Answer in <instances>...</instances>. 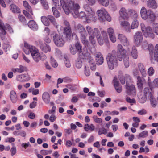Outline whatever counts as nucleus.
<instances>
[{
	"label": "nucleus",
	"instance_id": "1",
	"mask_svg": "<svg viewBox=\"0 0 158 158\" xmlns=\"http://www.w3.org/2000/svg\"><path fill=\"white\" fill-rule=\"evenodd\" d=\"M60 6L66 14L68 15L71 13L75 18L79 17L83 19L84 18L87 23L95 22L97 20L95 12L87 5L84 6L86 13L83 11H81L79 13L78 11L80 6L78 3H76L74 0H60Z\"/></svg>",
	"mask_w": 158,
	"mask_h": 158
},
{
	"label": "nucleus",
	"instance_id": "2",
	"mask_svg": "<svg viewBox=\"0 0 158 158\" xmlns=\"http://www.w3.org/2000/svg\"><path fill=\"white\" fill-rule=\"evenodd\" d=\"M108 66L110 69H113L118 65V60L116 56V52L113 50L111 52L109 53L106 57Z\"/></svg>",
	"mask_w": 158,
	"mask_h": 158
},
{
	"label": "nucleus",
	"instance_id": "3",
	"mask_svg": "<svg viewBox=\"0 0 158 158\" xmlns=\"http://www.w3.org/2000/svg\"><path fill=\"white\" fill-rule=\"evenodd\" d=\"M85 29L89 35V41L93 46L94 47L96 45L95 37L96 36L97 38L98 36L99 35V30L97 28H94V29H93L89 26H87L86 27Z\"/></svg>",
	"mask_w": 158,
	"mask_h": 158
},
{
	"label": "nucleus",
	"instance_id": "4",
	"mask_svg": "<svg viewBox=\"0 0 158 158\" xmlns=\"http://www.w3.org/2000/svg\"><path fill=\"white\" fill-rule=\"evenodd\" d=\"M140 13L141 17L144 20L148 19L152 22L155 20L156 16L155 14L151 10H147L144 7H142Z\"/></svg>",
	"mask_w": 158,
	"mask_h": 158
},
{
	"label": "nucleus",
	"instance_id": "5",
	"mask_svg": "<svg viewBox=\"0 0 158 158\" xmlns=\"http://www.w3.org/2000/svg\"><path fill=\"white\" fill-rule=\"evenodd\" d=\"M140 13L141 17L144 20L148 19L152 22L155 20L156 16L155 14L151 10H147L144 7H142Z\"/></svg>",
	"mask_w": 158,
	"mask_h": 158
},
{
	"label": "nucleus",
	"instance_id": "6",
	"mask_svg": "<svg viewBox=\"0 0 158 158\" xmlns=\"http://www.w3.org/2000/svg\"><path fill=\"white\" fill-rule=\"evenodd\" d=\"M97 14L98 20L101 22L106 20L108 22L111 20V18L106 9L104 8L98 10L97 11Z\"/></svg>",
	"mask_w": 158,
	"mask_h": 158
},
{
	"label": "nucleus",
	"instance_id": "7",
	"mask_svg": "<svg viewBox=\"0 0 158 158\" xmlns=\"http://www.w3.org/2000/svg\"><path fill=\"white\" fill-rule=\"evenodd\" d=\"M51 36L52 37L53 41L57 46L60 47L63 46L65 42L62 35L53 32L51 34Z\"/></svg>",
	"mask_w": 158,
	"mask_h": 158
},
{
	"label": "nucleus",
	"instance_id": "8",
	"mask_svg": "<svg viewBox=\"0 0 158 158\" xmlns=\"http://www.w3.org/2000/svg\"><path fill=\"white\" fill-rule=\"evenodd\" d=\"M152 91V89H149L148 87L145 88L143 90V95H140L139 97V102L142 103L145 102L147 98H150Z\"/></svg>",
	"mask_w": 158,
	"mask_h": 158
},
{
	"label": "nucleus",
	"instance_id": "9",
	"mask_svg": "<svg viewBox=\"0 0 158 158\" xmlns=\"http://www.w3.org/2000/svg\"><path fill=\"white\" fill-rule=\"evenodd\" d=\"M127 55L126 51L122 45L120 44H118L117 47L116 56L119 61H121L123 60V56Z\"/></svg>",
	"mask_w": 158,
	"mask_h": 158
},
{
	"label": "nucleus",
	"instance_id": "10",
	"mask_svg": "<svg viewBox=\"0 0 158 158\" xmlns=\"http://www.w3.org/2000/svg\"><path fill=\"white\" fill-rule=\"evenodd\" d=\"M0 30L1 32L0 33V36L2 38V35H4L6 34V30H8L10 33L13 32L12 28L8 24L4 25L2 21L0 19Z\"/></svg>",
	"mask_w": 158,
	"mask_h": 158
},
{
	"label": "nucleus",
	"instance_id": "11",
	"mask_svg": "<svg viewBox=\"0 0 158 158\" xmlns=\"http://www.w3.org/2000/svg\"><path fill=\"white\" fill-rule=\"evenodd\" d=\"M143 40V35L140 31L136 32L134 35V42L135 45L139 46Z\"/></svg>",
	"mask_w": 158,
	"mask_h": 158
},
{
	"label": "nucleus",
	"instance_id": "12",
	"mask_svg": "<svg viewBox=\"0 0 158 158\" xmlns=\"http://www.w3.org/2000/svg\"><path fill=\"white\" fill-rule=\"evenodd\" d=\"M75 31L80 34V36L87 35L84 27L81 24H78L75 27Z\"/></svg>",
	"mask_w": 158,
	"mask_h": 158
},
{
	"label": "nucleus",
	"instance_id": "13",
	"mask_svg": "<svg viewBox=\"0 0 158 158\" xmlns=\"http://www.w3.org/2000/svg\"><path fill=\"white\" fill-rule=\"evenodd\" d=\"M78 58L87 59L89 60L91 59L90 53L85 50H81L78 53Z\"/></svg>",
	"mask_w": 158,
	"mask_h": 158
},
{
	"label": "nucleus",
	"instance_id": "14",
	"mask_svg": "<svg viewBox=\"0 0 158 158\" xmlns=\"http://www.w3.org/2000/svg\"><path fill=\"white\" fill-rule=\"evenodd\" d=\"M118 38L121 43L125 47H128L130 45V42L128 39L124 35L119 34Z\"/></svg>",
	"mask_w": 158,
	"mask_h": 158
},
{
	"label": "nucleus",
	"instance_id": "15",
	"mask_svg": "<svg viewBox=\"0 0 158 158\" xmlns=\"http://www.w3.org/2000/svg\"><path fill=\"white\" fill-rule=\"evenodd\" d=\"M121 27L127 32L131 31V28L130 23L127 21L123 20L120 22Z\"/></svg>",
	"mask_w": 158,
	"mask_h": 158
},
{
	"label": "nucleus",
	"instance_id": "16",
	"mask_svg": "<svg viewBox=\"0 0 158 158\" xmlns=\"http://www.w3.org/2000/svg\"><path fill=\"white\" fill-rule=\"evenodd\" d=\"M143 33L145 37H149L152 39H154L155 37V35L152 32L151 27L150 26H147L146 29Z\"/></svg>",
	"mask_w": 158,
	"mask_h": 158
},
{
	"label": "nucleus",
	"instance_id": "17",
	"mask_svg": "<svg viewBox=\"0 0 158 158\" xmlns=\"http://www.w3.org/2000/svg\"><path fill=\"white\" fill-rule=\"evenodd\" d=\"M48 19L51 23L54 26H56L58 31H60L63 29V27L59 25H57V23L55 18L51 15H48L47 16Z\"/></svg>",
	"mask_w": 158,
	"mask_h": 158
},
{
	"label": "nucleus",
	"instance_id": "18",
	"mask_svg": "<svg viewBox=\"0 0 158 158\" xmlns=\"http://www.w3.org/2000/svg\"><path fill=\"white\" fill-rule=\"evenodd\" d=\"M126 92L128 95H136V90L135 87L133 85H129L126 82Z\"/></svg>",
	"mask_w": 158,
	"mask_h": 158
},
{
	"label": "nucleus",
	"instance_id": "19",
	"mask_svg": "<svg viewBox=\"0 0 158 158\" xmlns=\"http://www.w3.org/2000/svg\"><path fill=\"white\" fill-rule=\"evenodd\" d=\"M39 45L40 49L45 53H47L48 51H51V48L49 45L43 43L42 42H39Z\"/></svg>",
	"mask_w": 158,
	"mask_h": 158
},
{
	"label": "nucleus",
	"instance_id": "20",
	"mask_svg": "<svg viewBox=\"0 0 158 158\" xmlns=\"http://www.w3.org/2000/svg\"><path fill=\"white\" fill-rule=\"evenodd\" d=\"M95 55L97 64L98 65L102 64L104 62V59L102 54L100 52H96Z\"/></svg>",
	"mask_w": 158,
	"mask_h": 158
},
{
	"label": "nucleus",
	"instance_id": "21",
	"mask_svg": "<svg viewBox=\"0 0 158 158\" xmlns=\"http://www.w3.org/2000/svg\"><path fill=\"white\" fill-rule=\"evenodd\" d=\"M120 17L124 19H127L129 18V15L126 9L124 7H122L119 11Z\"/></svg>",
	"mask_w": 158,
	"mask_h": 158
},
{
	"label": "nucleus",
	"instance_id": "22",
	"mask_svg": "<svg viewBox=\"0 0 158 158\" xmlns=\"http://www.w3.org/2000/svg\"><path fill=\"white\" fill-rule=\"evenodd\" d=\"M16 78L19 81L25 82L29 81L30 79V77L28 75L23 74L17 76Z\"/></svg>",
	"mask_w": 158,
	"mask_h": 158
},
{
	"label": "nucleus",
	"instance_id": "23",
	"mask_svg": "<svg viewBox=\"0 0 158 158\" xmlns=\"http://www.w3.org/2000/svg\"><path fill=\"white\" fill-rule=\"evenodd\" d=\"M24 46L26 48L29 49V50H30V52L31 55L38 52V50L35 47L31 45L26 42L24 43Z\"/></svg>",
	"mask_w": 158,
	"mask_h": 158
},
{
	"label": "nucleus",
	"instance_id": "24",
	"mask_svg": "<svg viewBox=\"0 0 158 158\" xmlns=\"http://www.w3.org/2000/svg\"><path fill=\"white\" fill-rule=\"evenodd\" d=\"M84 129L86 132H90L94 130L95 127L92 124H86L84 126Z\"/></svg>",
	"mask_w": 158,
	"mask_h": 158
},
{
	"label": "nucleus",
	"instance_id": "25",
	"mask_svg": "<svg viewBox=\"0 0 158 158\" xmlns=\"http://www.w3.org/2000/svg\"><path fill=\"white\" fill-rule=\"evenodd\" d=\"M113 83L116 91L118 93H121L122 91V86L119 85V82L118 81L117 79L114 78L113 80Z\"/></svg>",
	"mask_w": 158,
	"mask_h": 158
},
{
	"label": "nucleus",
	"instance_id": "26",
	"mask_svg": "<svg viewBox=\"0 0 158 158\" xmlns=\"http://www.w3.org/2000/svg\"><path fill=\"white\" fill-rule=\"evenodd\" d=\"M42 98L45 103L48 104L50 103V97L49 94L48 92H45L43 93Z\"/></svg>",
	"mask_w": 158,
	"mask_h": 158
},
{
	"label": "nucleus",
	"instance_id": "27",
	"mask_svg": "<svg viewBox=\"0 0 158 158\" xmlns=\"http://www.w3.org/2000/svg\"><path fill=\"white\" fill-rule=\"evenodd\" d=\"M28 27L34 31H36L38 29V27L36 23L34 20H30L28 23Z\"/></svg>",
	"mask_w": 158,
	"mask_h": 158
},
{
	"label": "nucleus",
	"instance_id": "28",
	"mask_svg": "<svg viewBox=\"0 0 158 158\" xmlns=\"http://www.w3.org/2000/svg\"><path fill=\"white\" fill-rule=\"evenodd\" d=\"M150 51V59L152 61H153L154 60L158 61V52H157L154 51V53L152 51H150V49H149Z\"/></svg>",
	"mask_w": 158,
	"mask_h": 158
},
{
	"label": "nucleus",
	"instance_id": "29",
	"mask_svg": "<svg viewBox=\"0 0 158 158\" xmlns=\"http://www.w3.org/2000/svg\"><path fill=\"white\" fill-rule=\"evenodd\" d=\"M10 98L13 103H15L17 100V98L16 93L14 90L10 91Z\"/></svg>",
	"mask_w": 158,
	"mask_h": 158
},
{
	"label": "nucleus",
	"instance_id": "30",
	"mask_svg": "<svg viewBox=\"0 0 158 158\" xmlns=\"http://www.w3.org/2000/svg\"><path fill=\"white\" fill-rule=\"evenodd\" d=\"M147 6L150 8L156 9L157 7V4L155 0H148L147 2Z\"/></svg>",
	"mask_w": 158,
	"mask_h": 158
},
{
	"label": "nucleus",
	"instance_id": "31",
	"mask_svg": "<svg viewBox=\"0 0 158 158\" xmlns=\"http://www.w3.org/2000/svg\"><path fill=\"white\" fill-rule=\"evenodd\" d=\"M26 68L23 66L20 65L19 68H13L12 69V71L14 73L18 72L22 73L25 71Z\"/></svg>",
	"mask_w": 158,
	"mask_h": 158
},
{
	"label": "nucleus",
	"instance_id": "32",
	"mask_svg": "<svg viewBox=\"0 0 158 158\" xmlns=\"http://www.w3.org/2000/svg\"><path fill=\"white\" fill-rule=\"evenodd\" d=\"M64 33L66 35V38L70 39L71 35V27H65L64 28Z\"/></svg>",
	"mask_w": 158,
	"mask_h": 158
},
{
	"label": "nucleus",
	"instance_id": "33",
	"mask_svg": "<svg viewBox=\"0 0 158 158\" xmlns=\"http://www.w3.org/2000/svg\"><path fill=\"white\" fill-rule=\"evenodd\" d=\"M138 67L142 76L145 77L147 74L144 65L140 63L138 64Z\"/></svg>",
	"mask_w": 158,
	"mask_h": 158
},
{
	"label": "nucleus",
	"instance_id": "34",
	"mask_svg": "<svg viewBox=\"0 0 158 158\" xmlns=\"http://www.w3.org/2000/svg\"><path fill=\"white\" fill-rule=\"evenodd\" d=\"M10 10L13 13H20L19 8L14 4H11L10 7Z\"/></svg>",
	"mask_w": 158,
	"mask_h": 158
},
{
	"label": "nucleus",
	"instance_id": "35",
	"mask_svg": "<svg viewBox=\"0 0 158 158\" xmlns=\"http://www.w3.org/2000/svg\"><path fill=\"white\" fill-rule=\"evenodd\" d=\"M153 92L152 91L151 93V95L149 98L150 101V103L151 106L153 107H155L157 104V102L156 99L154 98L153 95Z\"/></svg>",
	"mask_w": 158,
	"mask_h": 158
},
{
	"label": "nucleus",
	"instance_id": "36",
	"mask_svg": "<svg viewBox=\"0 0 158 158\" xmlns=\"http://www.w3.org/2000/svg\"><path fill=\"white\" fill-rule=\"evenodd\" d=\"M137 85L138 89L142 90L143 89V80H142L140 77H137Z\"/></svg>",
	"mask_w": 158,
	"mask_h": 158
},
{
	"label": "nucleus",
	"instance_id": "37",
	"mask_svg": "<svg viewBox=\"0 0 158 158\" xmlns=\"http://www.w3.org/2000/svg\"><path fill=\"white\" fill-rule=\"evenodd\" d=\"M87 35H85L80 36V38L82 43L85 47H88L89 42L87 40L86 37Z\"/></svg>",
	"mask_w": 158,
	"mask_h": 158
},
{
	"label": "nucleus",
	"instance_id": "38",
	"mask_svg": "<svg viewBox=\"0 0 158 158\" xmlns=\"http://www.w3.org/2000/svg\"><path fill=\"white\" fill-rule=\"evenodd\" d=\"M128 13L130 16L133 18H137L138 17L137 12L135 10L133 9L128 10Z\"/></svg>",
	"mask_w": 158,
	"mask_h": 158
},
{
	"label": "nucleus",
	"instance_id": "39",
	"mask_svg": "<svg viewBox=\"0 0 158 158\" xmlns=\"http://www.w3.org/2000/svg\"><path fill=\"white\" fill-rule=\"evenodd\" d=\"M31 56L34 60L36 62H38L40 60V54L38 52Z\"/></svg>",
	"mask_w": 158,
	"mask_h": 158
},
{
	"label": "nucleus",
	"instance_id": "40",
	"mask_svg": "<svg viewBox=\"0 0 158 158\" xmlns=\"http://www.w3.org/2000/svg\"><path fill=\"white\" fill-rule=\"evenodd\" d=\"M41 20L43 24L46 26H49L50 23L48 20V17L45 16H42L41 17Z\"/></svg>",
	"mask_w": 158,
	"mask_h": 158
},
{
	"label": "nucleus",
	"instance_id": "41",
	"mask_svg": "<svg viewBox=\"0 0 158 158\" xmlns=\"http://www.w3.org/2000/svg\"><path fill=\"white\" fill-rule=\"evenodd\" d=\"M131 54L132 57L134 59H137L138 57V53L137 50L135 46L132 48V49L131 52Z\"/></svg>",
	"mask_w": 158,
	"mask_h": 158
},
{
	"label": "nucleus",
	"instance_id": "42",
	"mask_svg": "<svg viewBox=\"0 0 158 158\" xmlns=\"http://www.w3.org/2000/svg\"><path fill=\"white\" fill-rule=\"evenodd\" d=\"M23 5L26 9L28 11H29L31 14L33 15L31 8L28 4V2L26 1H23Z\"/></svg>",
	"mask_w": 158,
	"mask_h": 158
},
{
	"label": "nucleus",
	"instance_id": "43",
	"mask_svg": "<svg viewBox=\"0 0 158 158\" xmlns=\"http://www.w3.org/2000/svg\"><path fill=\"white\" fill-rule=\"evenodd\" d=\"M123 57L124 65L125 67L127 68L129 65V62L128 55H125V56H123Z\"/></svg>",
	"mask_w": 158,
	"mask_h": 158
},
{
	"label": "nucleus",
	"instance_id": "44",
	"mask_svg": "<svg viewBox=\"0 0 158 158\" xmlns=\"http://www.w3.org/2000/svg\"><path fill=\"white\" fill-rule=\"evenodd\" d=\"M139 25L138 21L136 19L134 20L131 24V30L137 28Z\"/></svg>",
	"mask_w": 158,
	"mask_h": 158
},
{
	"label": "nucleus",
	"instance_id": "45",
	"mask_svg": "<svg viewBox=\"0 0 158 158\" xmlns=\"http://www.w3.org/2000/svg\"><path fill=\"white\" fill-rule=\"evenodd\" d=\"M148 135V132L147 131H144L141 132L137 136L138 139L140 138H144L147 137Z\"/></svg>",
	"mask_w": 158,
	"mask_h": 158
},
{
	"label": "nucleus",
	"instance_id": "46",
	"mask_svg": "<svg viewBox=\"0 0 158 158\" xmlns=\"http://www.w3.org/2000/svg\"><path fill=\"white\" fill-rule=\"evenodd\" d=\"M98 2L103 6L107 7L109 4V0H98Z\"/></svg>",
	"mask_w": 158,
	"mask_h": 158
},
{
	"label": "nucleus",
	"instance_id": "47",
	"mask_svg": "<svg viewBox=\"0 0 158 158\" xmlns=\"http://www.w3.org/2000/svg\"><path fill=\"white\" fill-rule=\"evenodd\" d=\"M152 30L154 33L157 35H158V23H153L152 25Z\"/></svg>",
	"mask_w": 158,
	"mask_h": 158
},
{
	"label": "nucleus",
	"instance_id": "48",
	"mask_svg": "<svg viewBox=\"0 0 158 158\" xmlns=\"http://www.w3.org/2000/svg\"><path fill=\"white\" fill-rule=\"evenodd\" d=\"M75 64L76 67L77 68H81L82 65L81 59L78 58L76 60Z\"/></svg>",
	"mask_w": 158,
	"mask_h": 158
},
{
	"label": "nucleus",
	"instance_id": "49",
	"mask_svg": "<svg viewBox=\"0 0 158 158\" xmlns=\"http://www.w3.org/2000/svg\"><path fill=\"white\" fill-rule=\"evenodd\" d=\"M101 34L103 40L106 43L109 42L108 37L106 32L104 31H102Z\"/></svg>",
	"mask_w": 158,
	"mask_h": 158
},
{
	"label": "nucleus",
	"instance_id": "50",
	"mask_svg": "<svg viewBox=\"0 0 158 158\" xmlns=\"http://www.w3.org/2000/svg\"><path fill=\"white\" fill-rule=\"evenodd\" d=\"M93 119L94 121L98 124H101L102 121V119L101 118H98L97 116L94 115L93 117Z\"/></svg>",
	"mask_w": 158,
	"mask_h": 158
},
{
	"label": "nucleus",
	"instance_id": "51",
	"mask_svg": "<svg viewBox=\"0 0 158 158\" xmlns=\"http://www.w3.org/2000/svg\"><path fill=\"white\" fill-rule=\"evenodd\" d=\"M107 130L104 128L102 127L99 128L98 132V134L99 135H101L103 134L106 135L107 133Z\"/></svg>",
	"mask_w": 158,
	"mask_h": 158
},
{
	"label": "nucleus",
	"instance_id": "52",
	"mask_svg": "<svg viewBox=\"0 0 158 158\" xmlns=\"http://www.w3.org/2000/svg\"><path fill=\"white\" fill-rule=\"evenodd\" d=\"M41 3L43 7L45 9H48L49 8L48 2L46 0H40Z\"/></svg>",
	"mask_w": 158,
	"mask_h": 158
},
{
	"label": "nucleus",
	"instance_id": "53",
	"mask_svg": "<svg viewBox=\"0 0 158 158\" xmlns=\"http://www.w3.org/2000/svg\"><path fill=\"white\" fill-rule=\"evenodd\" d=\"M51 64L54 68H56L58 66V64L56 61L51 56L50 58Z\"/></svg>",
	"mask_w": 158,
	"mask_h": 158
},
{
	"label": "nucleus",
	"instance_id": "54",
	"mask_svg": "<svg viewBox=\"0 0 158 158\" xmlns=\"http://www.w3.org/2000/svg\"><path fill=\"white\" fill-rule=\"evenodd\" d=\"M18 18L19 21L23 24H25L26 23V19L23 16L19 15Z\"/></svg>",
	"mask_w": 158,
	"mask_h": 158
},
{
	"label": "nucleus",
	"instance_id": "55",
	"mask_svg": "<svg viewBox=\"0 0 158 158\" xmlns=\"http://www.w3.org/2000/svg\"><path fill=\"white\" fill-rule=\"evenodd\" d=\"M52 10L53 13V15L56 17H58L60 16V13L56 10V8L55 7L52 8Z\"/></svg>",
	"mask_w": 158,
	"mask_h": 158
},
{
	"label": "nucleus",
	"instance_id": "56",
	"mask_svg": "<svg viewBox=\"0 0 158 158\" xmlns=\"http://www.w3.org/2000/svg\"><path fill=\"white\" fill-rule=\"evenodd\" d=\"M89 62L90 63V67L91 69L92 70H94L96 69V65L93 64V63L94 62V60L93 59L91 58V59L89 60Z\"/></svg>",
	"mask_w": 158,
	"mask_h": 158
},
{
	"label": "nucleus",
	"instance_id": "57",
	"mask_svg": "<svg viewBox=\"0 0 158 158\" xmlns=\"http://www.w3.org/2000/svg\"><path fill=\"white\" fill-rule=\"evenodd\" d=\"M126 101L127 102L131 103V105L135 102V101L134 99H131L129 97H127L126 98Z\"/></svg>",
	"mask_w": 158,
	"mask_h": 158
},
{
	"label": "nucleus",
	"instance_id": "58",
	"mask_svg": "<svg viewBox=\"0 0 158 158\" xmlns=\"http://www.w3.org/2000/svg\"><path fill=\"white\" fill-rule=\"evenodd\" d=\"M87 3V5L93 6L95 3V0H84Z\"/></svg>",
	"mask_w": 158,
	"mask_h": 158
},
{
	"label": "nucleus",
	"instance_id": "59",
	"mask_svg": "<svg viewBox=\"0 0 158 158\" xmlns=\"http://www.w3.org/2000/svg\"><path fill=\"white\" fill-rule=\"evenodd\" d=\"M10 45L7 44H4L3 46V49L6 52L8 50H9L10 49Z\"/></svg>",
	"mask_w": 158,
	"mask_h": 158
},
{
	"label": "nucleus",
	"instance_id": "60",
	"mask_svg": "<svg viewBox=\"0 0 158 158\" xmlns=\"http://www.w3.org/2000/svg\"><path fill=\"white\" fill-rule=\"evenodd\" d=\"M75 47L77 50V51L78 52H79V51H81L82 50V46L79 43L77 42L76 43Z\"/></svg>",
	"mask_w": 158,
	"mask_h": 158
},
{
	"label": "nucleus",
	"instance_id": "61",
	"mask_svg": "<svg viewBox=\"0 0 158 158\" xmlns=\"http://www.w3.org/2000/svg\"><path fill=\"white\" fill-rule=\"evenodd\" d=\"M52 152V151H47L45 150H42L40 151V153L43 155H46L48 154H50Z\"/></svg>",
	"mask_w": 158,
	"mask_h": 158
},
{
	"label": "nucleus",
	"instance_id": "62",
	"mask_svg": "<svg viewBox=\"0 0 158 158\" xmlns=\"http://www.w3.org/2000/svg\"><path fill=\"white\" fill-rule=\"evenodd\" d=\"M84 73L85 75L87 76H89L90 74V72L89 69L88 67L86 66L84 68Z\"/></svg>",
	"mask_w": 158,
	"mask_h": 158
},
{
	"label": "nucleus",
	"instance_id": "63",
	"mask_svg": "<svg viewBox=\"0 0 158 158\" xmlns=\"http://www.w3.org/2000/svg\"><path fill=\"white\" fill-rule=\"evenodd\" d=\"M11 155L13 156L16 153V147L15 146H13L10 149Z\"/></svg>",
	"mask_w": 158,
	"mask_h": 158
},
{
	"label": "nucleus",
	"instance_id": "64",
	"mask_svg": "<svg viewBox=\"0 0 158 158\" xmlns=\"http://www.w3.org/2000/svg\"><path fill=\"white\" fill-rule=\"evenodd\" d=\"M107 32L109 34V36L115 34L114 29L111 27H110L107 29Z\"/></svg>",
	"mask_w": 158,
	"mask_h": 158
}]
</instances>
